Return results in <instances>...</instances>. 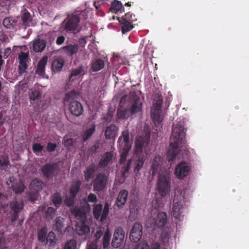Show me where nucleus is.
Wrapping results in <instances>:
<instances>
[{"mask_svg": "<svg viewBox=\"0 0 249 249\" xmlns=\"http://www.w3.org/2000/svg\"><path fill=\"white\" fill-rule=\"evenodd\" d=\"M78 96V93L74 90L69 92L66 96V100L70 102V111L75 116H79L83 112V107L82 104L79 102L74 100Z\"/></svg>", "mask_w": 249, "mask_h": 249, "instance_id": "7ed1b4c3", "label": "nucleus"}, {"mask_svg": "<svg viewBox=\"0 0 249 249\" xmlns=\"http://www.w3.org/2000/svg\"><path fill=\"white\" fill-rule=\"evenodd\" d=\"M109 205L108 203H105L104 207L102 210V213L100 220L102 222L104 221L106 219L108 214L109 213Z\"/></svg>", "mask_w": 249, "mask_h": 249, "instance_id": "c03bdc74", "label": "nucleus"}, {"mask_svg": "<svg viewBox=\"0 0 249 249\" xmlns=\"http://www.w3.org/2000/svg\"><path fill=\"white\" fill-rule=\"evenodd\" d=\"M95 131V128H90L86 130L83 135V139L84 141L88 140L92 135Z\"/></svg>", "mask_w": 249, "mask_h": 249, "instance_id": "de8ad7c7", "label": "nucleus"}, {"mask_svg": "<svg viewBox=\"0 0 249 249\" xmlns=\"http://www.w3.org/2000/svg\"><path fill=\"white\" fill-rule=\"evenodd\" d=\"M171 178L169 174L165 172L160 174L158 178L156 188L160 196H166L170 190Z\"/></svg>", "mask_w": 249, "mask_h": 249, "instance_id": "20e7f679", "label": "nucleus"}, {"mask_svg": "<svg viewBox=\"0 0 249 249\" xmlns=\"http://www.w3.org/2000/svg\"><path fill=\"white\" fill-rule=\"evenodd\" d=\"M42 182L39 179L33 180L30 183V188L35 191H38L42 188Z\"/></svg>", "mask_w": 249, "mask_h": 249, "instance_id": "a19ab883", "label": "nucleus"}, {"mask_svg": "<svg viewBox=\"0 0 249 249\" xmlns=\"http://www.w3.org/2000/svg\"><path fill=\"white\" fill-rule=\"evenodd\" d=\"M96 170V167L94 164H92L88 167L84 171V177L86 180L88 181L92 178Z\"/></svg>", "mask_w": 249, "mask_h": 249, "instance_id": "473e14b6", "label": "nucleus"}, {"mask_svg": "<svg viewBox=\"0 0 249 249\" xmlns=\"http://www.w3.org/2000/svg\"><path fill=\"white\" fill-rule=\"evenodd\" d=\"M56 147V144L51 142L48 143V152H53L54 151Z\"/></svg>", "mask_w": 249, "mask_h": 249, "instance_id": "680f3d73", "label": "nucleus"}, {"mask_svg": "<svg viewBox=\"0 0 249 249\" xmlns=\"http://www.w3.org/2000/svg\"><path fill=\"white\" fill-rule=\"evenodd\" d=\"M113 153L112 152H107L105 153L100 159L98 165L100 167L105 168L112 160Z\"/></svg>", "mask_w": 249, "mask_h": 249, "instance_id": "5701e85b", "label": "nucleus"}, {"mask_svg": "<svg viewBox=\"0 0 249 249\" xmlns=\"http://www.w3.org/2000/svg\"><path fill=\"white\" fill-rule=\"evenodd\" d=\"M167 216L165 213L160 212L153 219V226L154 228L163 227L167 223Z\"/></svg>", "mask_w": 249, "mask_h": 249, "instance_id": "2eb2a0df", "label": "nucleus"}, {"mask_svg": "<svg viewBox=\"0 0 249 249\" xmlns=\"http://www.w3.org/2000/svg\"><path fill=\"white\" fill-rule=\"evenodd\" d=\"M52 201L55 207L58 208L62 203V199L60 194L58 193H54L52 196Z\"/></svg>", "mask_w": 249, "mask_h": 249, "instance_id": "c9c22d12", "label": "nucleus"}, {"mask_svg": "<svg viewBox=\"0 0 249 249\" xmlns=\"http://www.w3.org/2000/svg\"><path fill=\"white\" fill-rule=\"evenodd\" d=\"M130 112L127 108H124L120 107L117 109V116L120 119H127L129 116Z\"/></svg>", "mask_w": 249, "mask_h": 249, "instance_id": "7c9ffc66", "label": "nucleus"}, {"mask_svg": "<svg viewBox=\"0 0 249 249\" xmlns=\"http://www.w3.org/2000/svg\"><path fill=\"white\" fill-rule=\"evenodd\" d=\"M11 53V50L10 49V48H7L6 49H5L4 50V52H3V57L4 58H6L8 57V56Z\"/></svg>", "mask_w": 249, "mask_h": 249, "instance_id": "0e129e2a", "label": "nucleus"}, {"mask_svg": "<svg viewBox=\"0 0 249 249\" xmlns=\"http://www.w3.org/2000/svg\"><path fill=\"white\" fill-rule=\"evenodd\" d=\"M99 148V144L98 143H96L92 146H91L89 150V153L90 154H95L97 150Z\"/></svg>", "mask_w": 249, "mask_h": 249, "instance_id": "6e6d98bb", "label": "nucleus"}, {"mask_svg": "<svg viewBox=\"0 0 249 249\" xmlns=\"http://www.w3.org/2000/svg\"><path fill=\"white\" fill-rule=\"evenodd\" d=\"M47 64V57H43L39 62L36 73L40 76H43L45 72V66Z\"/></svg>", "mask_w": 249, "mask_h": 249, "instance_id": "cd10ccee", "label": "nucleus"}, {"mask_svg": "<svg viewBox=\"0 0 249 249\" xmlns=\"http://www.w3.org/2000/svg\"><path fill=\"white\" fill-rule=\"evenodd\" d=\"M122 8V4L120 1L115 0L111 4V8L115 13L120 11Z\"/></svg>", "mask_w": 249, "mask_h": 249, "instance_id": "a18cd8bd", "label": "nucleus"}, {"mask_svg": "<svg viewBox=\"0 0 249 249\" xmlns=\"http://www.w3.org/2000/svg\"><path fill=\"white\" fill-rule=\"evenodd\" d=\"M33 150L34 153L38 155L42 150V146L38 143L34 144L33 146Z\"/></svg>", "mask_w": 249, "mask_h": 249, "instance_id": "864d4df0", "label": "nucleus"}, {"mask_svg": "<svg viewBox=\"0 0 249 249\" xmlns=\"http://www.w3.org/2000/svg\"><path fill=\"white\" fill-rule=\"evenodd\" d=\"M185 130L183 124L180 122L173 125L169 148L167 155L168 161H173L178 153L179 147L185 144L186 141Z\"/></svg>", "mask_w": 249, "mask_h": 249, "instance_id": "f257e3e1", "label": "nucleus"}, {"mask_svg": "<svg viewBox=\"0 0 249 249\" xmlns=\"http://www.w3.org/2000/svg\"><path fill=\"white\" fill-rule=\"evenodd\" d=\"M163 164V159L159 156H156L153 160L151 166L152 175L155 176L161 170V166Z\"/></svg>", "mask_w": 249, "mask_h": 249, "instance_id": "6ab92c4d", "label": "nucleus"}, {"mask_svg": "<svg viewBox=\"0 0 249 249\" xmlns=\"http://www.w3.org/2000/svg\"><path fill=\"white\" fill-rule=\"evenodd\" d=\"M59 169L57 163H53V164L48 163V178L52 174L57 173Z\"/></svg>", "mask_w": 249, "mask_h": 249, "instance_id": "4c0bfd02", "label": "nucleus"}, {"mask_svg": "<svg viewBox=\"0 0 249 249\" xmlns=\"http://www.w3.org/2000/svg\"><path fill=\"white\" fill-rule=\"evenodd\" d=\"M11 208L15 213H18L23 208V203L21 201H13L11 203Z\"/></svg>", "mask_w": 249, "mask_h": 249, "instance_id": "ea45409f", "label": "nucleus"}, {"mask_svg": "<svg viewBox=\"0 0 249 249\" xmlns=\"http://www.w3.org/2000/svg\"><path fill=\"white\" fill-rule=\"evenodd\" d=\"M142 234V226L139 223H135L133 225L130 232V240L134 243L139 241Z\"/></svg>", "mask_w": 249, "mask_h": 249, "instance_id": "9b49d317", "label": "nucleus"}, {"mask_svg": "<svg viewBox=\"0 0 249 249\" xmlns=\"http://www.w3.org/2000/svg\"><path fill=\"white\" fill-rule=\"evenodd\" d=\"M40 92L37 90L35 89H32L31 90L29 93V98L31 100H36L40 96Z\"/></svg>", "mask_w": 249, "mask_h": 249, "instance_id": "09e8293b", "label": "nucleus"}, {"mask_svg": "<svg viewBox=\"0 0 249 249\" xmlns=\"http://www.w3.org/2000/svg\"><path fill=\"white\" fill-rule=\"evenodd\" d=\"M71 212V215L77 220V222L87 221V213L84 207L73 208Z\"/></svg>", "mask_w": 249, "mask_h": 249, "instance_id": "4468645a", "label": "nucleus"}, {"mask_svg": "<svg viewBox=\"0 0 249 249\" xmlns=\"http://www.w3.org/2000/svg\"><path fill=\"white\" fill-rule=\"evenodd\" d=\"M74 141L72 139H67L64 141L65 147H70L73 145Z\"/></svg>", "mask_w": 249, "mask_h": 249, "instance_id": "bf43d9fd", "label": "nucleus"}, {"mask_svg": "<svg viewBox=\"0 0 249 249\" xmlns=\"http://www.w3.org/2000/svg\"><path fill=\"white\" fill-rule=\"evenodd\" d=\"M118 128L115 124L107 126L105 131V136L106 139H114L116 137Z\"/></svg>", "mask_w": 249, "mask_h": 249, "instance_id": "4be33fe9", "label": "nucleus"}, {"mask_svg": "<svg viewBox=\"0 0 249 249\" xmlns=\"http://www.w3.org/2000/svg\"><path fill=\"white\" fill-rule=\"evenodd\" d=\"M118 20L121 25L122 32L124 34L130 31L134 28L132 22L127 21L124 18L118 19Z\"/></svg>", "mask_w": 249, "mask_h": 249, "instance_id": "bb28decb", "label": "nucleus"}, {"mask_svg": "<svg viewBox=\"0 0 249 249\" xmlns=\"http://www.w3.org/2000/svg\"><path fill=\"white\" fill-rule=\"evenodd\" d=\"M9 161L7 156L0 157V169H4L9 165Z\"/></svg>", "mask_w": 249, "mask_h": 249, "instance_id": "37998d69", "label": "nucleus"}, {"mask_svg": "<svg viewBox=\"0 0 249 249\" xmlns=\"http://www.w3.org/2000/svg\"><path fill=\"white\" fill-rule=\"evenodd\" d=\"M135 15L132 14L130 12H128L125 14L124 16H122L121 18H119L118 19H124L126 21L132 22L134 21Z\"/></svg>", "mask_w": 249, "mask_h": 249, "instance_id": "603ef678", "label": "nucleus"}, {"mask_svg": "<svg viewBox=\"0 0 249 249\" xmlns=\"http://www.w3.org/2000/svg\"><path fill=\"white\" fill-rule=\"evenodd\" d=\"M46 45L45 40L36 39L33 41L32 47L36 52H41L44 50Z\"/></svg>", "mask_w": 249, "mask_h": 249, "instance_id": "393cba45", "label": "nucleus"}, {"mask_svg": "<svg viewBox=\"0 0 249 249\" xmlns=\"http://www.w3.org/2000/svg\"><path fill=\"white\" fill-rule=\"evenodd\" d=\"M87 249H97V246L93 243H90L88 246Z\"/></svg>", "mask_w": 249, "mask_h": 249, "instance_id": "774afa93", "label": "nucleus"}, {"mask_svg": "<svg viewBox=\"0 0 249 249\" xmlns=\"http://www.w3.org/2000/svg\"><path fill=\"white\" fill-rule=\"evenodd\" d=\"M131 163H132V160H128V161L127 162V164L125 166V167H124V171H123V173H122V176L123 177L124 176V175H125V174L126 173H127L129 172V169L130 168Z\"/></svg>", "mask_w": 249, "mask_h": 249, "instance_id": "5fc2aeb1", "label": "nucleus"}, {"mask_svg": "<svg viewBox=\"0 0 249 249\" xmlns=\"http://www.w3.org/2000/svg\"><path fill=\"white\" fill-rule=\"evenodd\" d=\"M102 235H103V232L101 230H100L99 231H97V232H96V233L95 234V236L96 237V239L97 240H98L99 239H100L101 238V237L102 236Z\"/></svg>", "mask_w": 249, "mask_h": 249, "instance_id": "338daca9", "label": "nucleus"}, {"mask_svg": "<svg viewBox=\"0 0 249 249\" xmlns=\"http://www.w3.org/2000/svg\"><path fill=\"white\" fill-rule=\"evenodd\" d=\"M130 103L131 107L129 109L131 114H135L142 110V104L139 97L135 92L130 93Z\"/></svg>", "mask_w": 249, "mask_h": 249, "instance_id": "6e6552de", "label": "nucleus"}, {"mask_svg": "<svg viewBox=\"0 0 249 249\" xmlns=\"http://www.w3.org/2000/svg\"><path fill=\"white\" fill-rule=\"evenodd\" d=\"M63 227V218L61 217H57L53 225V230L57 232L58 234L62 233Z\"/></svg>", "mask_w": 249, "mask_h": 249, "instance_id": "c85d7f7f", "label": "nucleus"}, {"mask_svg": "<svg viewBox=\"0 0 249 249\" xmlns=\"http://www.w3.org/2000/svg\"><path fill=\"white\" fill-rule=\"evenodd\" d=\"M103 206L101 204H96L93 207V213L94 218L98 220L101 217Z\"/></svg>", "mask_w": 249, "mask_h": 249, "instance_id": "e433bc0d", "label": "nucleus"}, {"mask_svg": "<svg viewBox=\"0 0 249 249\" xmlns=\"http://www.w3.org/2000/svg\"><path fill=\"white\" fill-rule=\"evenodd\" d=\"M19 60V71L20 73L25 71L27 68V63L29 62L30 59L28 53L21 52L18 54Z\"/></svg>", "mask_w": 249, "mask_h": 249, "instance_id": "f3484780", "label": "nucleus"}, {"mask_svg": "<svg viewBox=\"0 0 249 249\" xmlns=\"http://www.w3.org/2000/svg\"><path fill=\"white\" fill-rule=\"evenodd\" d=\"M81 182L79 180L73 182L70 188V195L73 198H75L77 193L79 192Z\"/></svg>", "mask_w": 249, "mask_h": 249, "instance_id": "2f4dec72", "label": "nucleus"}, {"mask_svg": "<svg viewBox=\"0 0 249 249\" xmlns=\"http://www.w3.org/2000/svg\"><path fill=\"white\" fill-rule=\"evenodd\" d=\"M125 236V232L123 229L119 227L115 230L112 241V246L115 248H118L121 246L124 242Z\"/></svg>", "mask_w": 249, "mask_h": 249, "instance_id": "9d476101", "label": "nucleus"}, {"mask_svg": "<svg viewBox=\"0 0 249 249\" xmlns=\"http://www.w3.org/2000/svg\"><path fill=\"white\" fill-rule=\"evenodd\" d=\"M190 170V167L186 162H182L176 166L175 175L178 179H183L188 175Z\"/></svg>", "mask_w": 249, "mask_h": 249, "instance_id": "f8f14e48", "label": "nucleus"}, {"mask_svg": "<svg viewBox=\"0 0 249 249\" xmlns=\"http://www.w3.org/2000/svg\"><path fill=\"white\" fill-rule=\"evenodd\" d=\"M78 45L74 43L64 46L62 48V50L67 55L71 56L78 52Z\"/></svg>", "mask_w": 249, "mask_h": 249, "instance_id": "b1692460", "label": "nucleus"}, {"mask_svg": "<svg viewBox=\"0 0 249 249\" xmlns=\"http://www.w3.org/2000/svg\"><path fill=\"white\" fill-rule=\"evenodd\" d=\"M97 200V196L95 194L91 193L89 194L88 197V201L89 202H96Z\"/></svg>", "mask_w": 249, "mask_h": 249, "instance_id": "4d7b16f0", "label": "nucleus"}, {"mask_svg": "<svg viewBox=\"0 0 249 249\" xmlns=\"http://www.w3.org/2000/svg\"><path fill=\"white\" fill-rule=\"evenodd\" d=\"M21 18L23 23L25 26L33 25L31 16L30 14L26 10H24L23 12Z\"/></svg>", "mask_w": 249, "mask_h": 249, "instance_id": "72a5a7b5", "label": "nucleus"}, {"mask_svg": "<svg viewBox=\"0 0 249 249\" xmlns=\"http://www.w3.org/2000/svg\"><path fill=\"white\" fill-rule=\"evenodd\" d=\"M128 195V192L126 190H122L120 191L116 201V205L118 207H123L127 199Z\"/></svg>", "mask_w": 249, "mask_h": 249, "instance_id": "aec40b11", "label": "nucleus"}, {"mask_svg": "<svg viewBox=\"0 0 249 249\" xmlns=\"http://www.w3.org/2000/svg\"><path fill=\"white\" fill-rule=\"evenodd\" d=\"M56 209L52 207H48V218L50 217L51 218L53 217V215L54 214Z\"/></svg>", "mask_w": 249, "mask_h": 249, "instance_id": "052dcab7", "label": "nucleus"}, {"mask_svg": "<svg viewBox=\"0 0 249 249\" xmlns=\"http://www.w3.org/2000/svg\"><path fill=\"white\" fill-rule=\"evenodd\" d=\"M38 240L42 242H45L47 240V233L45 229H42L39 231Z\"/></svg>", "mask_w": 249, "mask_h": 249, "instance_id": "8fccbe9b", "label": "nucleus"}, {"mask_svg": "<svg viewBox=\"0 0 249 249\" xmlns=\"http://www.w3.org/2000/svg\"><path fill=\"white\" fill-rule=\"evenodd\" d=\"M105 66L104 61L101 59H97L91 63V68L93 71H98L103 68Z\"/></svg>", "mask_w": 249, "mask_h": 249, "instance_id": "c756f323", "label": "nucleus"}, {"mask_svg": "<svg viewBox=\"0 0 249 249\" xmlns=\"http://www.w3.org/2000/svg\"><path fill=\"white\" fill-rule=\"evenodd\" d=\"M153 106L151 109V117L154 122L156 124H159L162 121L161 117V106L163 103V98L161 95L157 94L155 95Z\"/></svg>", "mask_w": 249, "mask_h": 249, "instance_id": "39448f33", "label": "nucleus"}, {"mask_svg": "<svg viewBox=\"0 0 249 249\" xmlns=\"http://www.w3.org/2000/svg\"><path fill=\"white\" fill-rule=\"evenodd\" d=\"M3 24L7 29H12L16 25V21L11 18H6L4 19Z\"/></svg>", "mask_w": 249, "mask_h": 249, "instance_id": "58836bf2", "label": "nucleus"}, {"mask_svg": "<svg viewBox=\"0 0 249 249\" xmlns=\"http://www.w3.org/2000/svg\"><path fill=\"white\" fill-rule=\"evenodd\" d=\"M183 209L184 207L182 202H174L172 207V213L174 217L179 221L182 220L184 216L182 215Z\"/></svg>", "mask_w": 249, "mask_h": 249, "instance_id": "dca6fc26", "label": "nucleus"}, {"mask_svg": "<svg viewBox=\"0 0 249 249\" xmlns=\"http://www.w3.org/2000/svg\"><path fill=\"white\" fill-rule=\"evenodd\" d=\"M76 247V241L74 239H72L66 243L64 249H75Z\"/></svg>", "mask_w": 249, "mask_h": 249, "instance_id": "49530a36", "label": "nucleus"}, {"mask_svg": "<svg viewBox=\"0 0 249 249\" xmlns=\"http://www.w3.org/2000/svg\"><path fill=\"white\" fill-rule=\"evenodd\" d=\"M111 236V234L109 230L108 229H107L104 234L103 239V245L104 249H106L108 247L110 241Z\"/></svg>", "mask_w": 249, "mask_h": 249, "instance_id": "f704fd0d", "label": "nucleus"}, {"mask_svg": "<svg viewBox=\"0 0 249 249\" xmlns=\"http://www.w3.org/2000/svg\"><path fill=\"white\" fill-rule=\"evenodd\" d=\"M9 188L12 189L16 194H20L24 190L25 187L20 179L11 177L6 182Z\"/></svg>", "mask_w": 249, "mask_h": 249, "instance_id": "1a4fd4ad", "label": "nucleus"}, {"mask_svg": "<svg viewBox=\"0 0 249 249\" xmlns=\"http://www.w3.org/2000/svg\"><path fill=\"white\" fill-rule=\"evenodd\" d=\"M79 22V17L72 14L68 16L63 22L62 26L67 32H74L77 30Z\"/></svg>", "mask_w": 249, "mask_h": 249, "instance_id": "423d86ee", "label": "nucleus"}, {"mask_svg": "<svg viewBox=\"0 0 249 249\" xmlns=\"http://www.w3.org/2000/svg\"><path fill=\"white\" fill-rule=\"evenodd\" d=\"M108 181L107 177L103 173H99L92 181L94 191L100 192L106 187Z\"/></svg>", "mask_w": 249, "mask_h": 249, "instance_id": "0eeeda50", "label": "nucleus"}, {"mask_svg": "<svg viewBox=\"0 0 249 249\" xmlns=\"http://www.w3.org/2000/svg\"><path fill=\"white\" fill-rule=\"evenodd\" d=\"M65 40V37L63 36H58L57 38L56 43L57 45H60L64 43Z\"/></svg>", "mask_w": 249, "mask_h": 249, "instance_id": "e2e57ef3", "label": "nucleus"}, {"mask_svg": "<svg viewBox=\"0 0 249 249\" xmlns=\"http://www.w3.org/2000/svg\"><path fill=\"white\" fill-rule=\"evenodd\" d=\"M146 158L147 154L146 153L134 154L133 162L134 164V172L135 173H139L142 168Z\"/></svg>", "mask_w": 249, "mask_h": 249, "instance_id": "ddd939ff", "label": "nucleus"}, {"mask_svg": "<svg viewBox=\"0 0 249 249\" xmlns=\"http://www.w3.org/2000/svg\"><path fill=\"white\" fill-rule=\"evenodd\" d=\"M56 238L54 233L53 231H50L48 234V243H49V246L53 247L56 244Z\"/></svg>", "mask_w": 249, "mask_h": 249, "instance_id": "79ce46f5", "label": "nucleus"}, {"mask_svg": "<svg viewBox=\"0 0 249 249\" xmlns=\"http://www.w3.org/2000/svg\"><path fill=\"white\" fill-rule=\"evenodd\" d=\"M75 198H73L71 196V197L66 198L65 203L67 206H71L74 204V200Z\"/></svg>", "mask_w": 249, "mask_h": 249, "instance_id": "13d9d810", "label": "nucleus"}, {"mask_svg": "<svg viewBox=\"0 0 249 249\" xmlns=\"http://www.w3.org/2000/svg\"><path fill=\"white\" fill-rule=\"evenodd\" d=\"M87 221L76 222L75 225L76 232L79 235H84L89 232L90 229Z\"/></svg>", "mask_w": 249, "mask_h": 249, "instance_id": "412c9836", "label": "nucleus"}, {"mask_svg": "<svg viewBox=\"0 0 249 249\" xmlns=\"http://www.w3.org/2000/svg\"><path fill=\"white\" fill-rule=\"evenodd\" d=\"M84 71L83 67L81 65L78 68L73 69L71 71V77L77 76L80 74Z\"/></svg>", "mask_w": 249, "mask_h": 249, "instance_id": "3c124183", "label": "nucleus"}, {"mask_svg": "<svg viewBox=\"0 0 249 249\" xmlns=\"http://www.w3.org/2000/svg\"><path fill=\"white\" fill-rule=\"evenodd\" d=\"M64 64V60L62 58L55 59L52 64V69L53 72H58L61 71Z\"/></svg>", "mask_w": 249, "mask_h": 249, "instance_id": "a878e982", "label": "nucleus"}, {"mask_svg": "<svg viewBox=\"0 0 249 249\" xmlns=\"http://www.w3.org/2000/svg\"><path fill=\"white\" fill-rule=\"evenodd\" d=\"M149 141L143 137H139L135 142V151L134 154L144 153L142 152L143 147L148 145Z\"/></svg>", "mask_w": 249, "mask_h": 249, "instance_id": "a211bd4d", "label": "nucleus"}, {"mask_svg": "<svg viewBox=\"0 0 249 249\" xmlns=\"http://www.w3.org/2000/svg\"><path fill=\"white\" fill-rule=\"evenodd\" d=\"M149 246L146 244H138L136 249H148Z\"/></svg>", "mask_w": 249, "mask_h": 249, "instance_id": "69168bd1", "label": "nucleus"}, {"mask_svg": "<svg viewBox=\"0 0 249 249\" xmlns=\"http://www.w3.org/2000/svg\"><path fill=\"white\" fill-rule=\"evenodd\" d=\"M117 143L119 151L121 153L120 162L122 163L126 160V157L131 147L128 129H126L122 131Z\"/></svg>", "mask_w": 249, "mask_h": 249, "instance_id": "f03ea898", "label": "nucleus"}]
</instances>
